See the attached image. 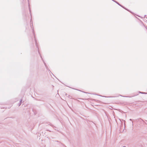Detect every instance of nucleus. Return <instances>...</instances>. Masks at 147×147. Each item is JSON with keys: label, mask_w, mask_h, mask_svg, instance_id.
Segmentation results:
<instances>
[{"label": "nucleus", "mask_w": 147, "mask_h": 147, "mask_svg": "<svg viewBox=\"0 0 147 147\" xmlns=\"http://www.w3.org/2000/svg\"><path fill=\"white\" fill-rule=\"evenodd\" d=\"M123 147H125V146H123Z\"/></svg>", "instance_id": "f8f14e48"}, {"label": "nucleus", "mask_w": 147, "mask_h": 147, "mask_svg": "<svg viewBox=\"0 0 147 147\" xmlns=\"http://www.w3.org/2000/svg\"><path fill=\"white\" fill-rule=\"evenodd\" d=\"M43 62H44V64H45V67H47V66L45 63V62L44 61H43Z\"/></svg>", "instance_id": "7ed1b4c3"}, {"label": "nucleus", "mask_w": 147, "mask_h": 147, "mask_svg": "<svg viewBox=\"0 0 147 147\" xmlns=\"http://www.w3.org/2000/svg\"><path fill=\"white\" fill-rule=\"evenodd\" d=\"M22 100L21 99V100L20 101V103H22Z\"/></svg>", "instance_id": "39448f33"}, {"label": "nucleus", "mask_w": 147, "mask_h": 147, "mask_svg": "<svg viewBox=\"0 0 147 147\" xmlns=\"http://www.w3.org/2000/svg\"><path fill=\"white\" fill-rule=\"evenodd\" d=\"M71 96H69V97L70 98H71Z\"/></svg>", "instance_id": "0eeeda50"}, {"label": "nucleus", "mask_w": 147, "mask_h": 147, "mask_svg": "<svg viewBox=\"0 0 147 147\" xmlns=\"http://www.w3.org/2000/svg\"><path fill=\"white\" fill-rule=\"evenodd\" d=\"M139 93H141V94H146L147 93H145V92H139Z\"/></svg>", "instance_id": "f03ea898"}, {"label": "nucleus", "mask_w": 147, "mask_h": 147, "mask_svg": "<svg viewBox=\"0 0 147 147\" xmlns=\"http://www.w3.org/2000/svg\"><path fill=\"white\" fill-rule=\"evenodd\" d=\"M132 125H133V122H132Z\"/></svg>", "instance_id": "9b49d317"}, {"label": "nucleus", "mask_w": 147, "mask_h": 147, "mask_svg": "<svg viewBox=\"0 0 147 147\" xmlns=\"http://www.w3.org/2000/svg\"><path fill=\"white\" fill-rule=\"evenodd\" d=\"M115 2L117 4H118L119 5H120L122 7H123L121 5H120L119 3H118L117 2V1H115Z\"/></svg>", "instance_id": "f257e3e1"}, {"label": "nucleus", "mask_w": 147, "mask_h": 147, "mask_svg": "<svg viewBox=\"0 0 147 147\" xmlns=\"http://www.w3.org/2000/svg\"><path fill=\"white\" fill-rule=\"evenodd\" d=\"M35 44H37V43H36V40L35 39Z\"/></svg>", "instance_id": "20e7f679"}, {"label": "nucleus", "mask_w": 147, "mask_h": 147, "mask_svg": "<svg viewBox=\"0 0 147 147\" xmlns=\"http://www.w3.org/2000/svg\"><path fill=\"white\" fill-rule=\"evenodd\" d=\"M21 103L20 102V103L19 104V106H20V105H21Z\"/></svg>", "instance_id": "423d86ee"}, {"label": "nucleus", "mask_w": 147, "mask_h": 147, "mask_svg": "<svg viewBox=\"0 0 147 147\" xmlns=\"http://www.w3.org/2000/svg\"><path fill=\"white\" fill-rule=\"evenodd\" d=\"M112 1H113L115 2V1H115V0H112Z\"/></svg>", "instance_id": "1a4fd4ad"}, {"label": "nucleus", "mask_w": 147, "mask_h": 147, "mask_svg": "<svg viewBox=\"0 0 147 147\" xmlns=\"http://www.w3.org/2000/svg\"><path fill=\"white\" fill-rule=\"evenodd\" d=\"M130 120L131 121L132 120V119H130Z\"/></svg>", "instance_id": "9d476101"}, {"label": "nucleus", "mask_w": 147, "mask_h": 147, "mask_svg": "<svg viewBox=\"0 0 147 147\" xmlns=\"http://www.w3.org/2000/svg\"><path fill=\"white\" fill-rule=\"evenodd\" d=\"M29 11H30V12H31V10H30V8H29Z\"/></svg>", "instance_id": "6e6552de"}]
</instances>
